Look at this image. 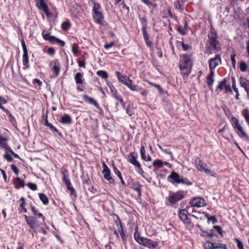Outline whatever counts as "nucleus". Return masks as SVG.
<instances>
[{
    "label": "nucleus",
    "instance_id": "obj_5",
    "mask_svg": "<svg viewBox=\"0 0 249 249\" xmlns=\"http://www.w3.org/2000/svg\"><path fill=\"white\" fill-rule=\"evenodd\" d=\"M221 63V56L219 54L215 55V57L211 58L209 61L210 70L214 71V69Z\"/></svg>",
    "mask_w": 249,
    "mask_h": 249
},
{
    "label": "nucleus",
    "instance_id": "obj_14",
    "mask_svg": "<svg viewBox=\"0 0 249 249\" xmlns=\"http://www.w3.org/2000/svg\"><path fill=\"white\" fill-rule=\"evenodd\" d=\"M8 140L7 138L0 134V147L3 148L5 152H8V150H11V148L7 143Z\"/></svg>",
    "mask_w": 249,
    "mask_h": 249
},
{
    "label": "nucleus",
    "instance_id": "obj_12",
    "mask_svg": "<svg viewBox=\"0 0 249 249\" xmlns=\"http://www.w3.org/2000/svg\"><path fill=\"white\" fill-rule=\"evenodd\" d=\"M180 178V177L179 175L177 173L173 171L168 176V179L173 184L175 183L179 184Z\"/></svg>",
    "mask_w": 249,
    "mask_h": 249
},
{
    "label": "nucleus",
    "instance_id": "obj_7",
    "mask_svg": "<svg viewBox=\"0 0 249 249\" xmlns=\"http://www.w3.org/2000/svg\"><path fill=\"white\" fill-rule=\"evenodd\" d=\"M183 197L184 196L182 192H178L170 195L168 197V200L171 203L175 204L181 200Z\"/></svg>",
    "mask_w": 249,
    "mask_h": 249
},
{
    "label": "nucleus",
    "instance_id": "obj_21",
    "mask_svg": "<svg viewBox=\"0 0 249 249\" xmlns=\"http://www.w3.org/2000/svg\"><path fill=\"white\" fill-rule=\"evenodd\" d=\"M125 86H126L131 90L133 91L139 92L141 89V88H139L138 85L134 84L132 81L130 79L127 82V83H125Z\"/></svg>",
    "mask_w": 249,
    "mask_h": 249
},
{
    "label": "nucleus",
    "instance_id": "obj_42",
    "mask_svg": "<svg viewBox=\"0 0 249 249\" xmlns=\"http://www.w3.org/2000/svg\"><path fill=\"white\" fill-rule=\"evenodd\" d=\"M71 24L68 21H65L62 23L61 25V28L62 30L66 31L68 30L70 27Z\"/></svg>",
    "mask_w": 249,
    "mask_h": 249
},
{
    "label": "nucleus",
    "instance_id": "obj_16",
    "mask_svg": "<svg viewBox=\"0 0 249 249\" xmlns=\"http://www.w3.org/2000/svg\"><path fill=\"white\" fill-rule=\"evenodd\" d=\"M240 85L247 92V96L249 98V81L246 78L240 77L239 78Z\"/></svg>",
    "mask_w": 249,
    "mask_h": 249
},
{
    "label": "nucleus",
    "instance_id": "obj_27",
    "mask_svg": "<svg viewBox=\"0 0 249 249\" xmlns=\"http://www.w3.org/2000/svg\"><path fill=\"white\" fill-rule=\"evenodd\" d=\"M239 68L241 71L246 72L249 69V66L245 61H242L239 64Z\"/></svg>",
    "mask_w": 249,
    "mask_h": 249
},
{
    "label": "nucleus",
    "instance_id": "obj_40",
    "mask_svg": "<svg viewBox=\"0 0 249 249\" xmlns=\"http://www.w3.org/2000/svg\"><path fill=\"white\" fill-rule=\"evenodd\" d=\"M145 81L147 82L150 85L157 88L158 89V90H159L160 93H162V92L163 89H162L161 87L159 85L156 84L155 83H152V82H150L149 81H148L147 80H145Z\"/></svg>",
    "mask_w": 249,
    "mask_h": 249
},
{
    "label": "nucleus",
    "instance_id": "obj_56",
    "mask_svg": "<svg viewBox=\"0 0 249 249\" xmlns=\"http://www.w3.org/2000/svg\"><path fill=\"white\" fill-rule=\"evenodd\" d=\"M142 31L143 33V36L144 39L149 38V36L146 31V28L145 27H143L142 28Z\"/></svg>",
    "mask_w": 249,
    "mask_h": 249
},
{
    "label": "nucleus",
    "instance_id": "obj_63",
    "mask_svg": "<svg viewBox=\"0 0 249 249\" xmlns=\"http://www.w3.org/2000/svg\"><path fill=\"white\" fill-rule=\"evenodd\" d=\"M115 44L114 42H111L109 44H106L105 45L104 47L106 49H108L113 46Z\"/></svg>",
    "mask_w": 249,
    "mask_h": 249
},
{
    "label": "nucleus",
    "instance_id": "obj_55",
    "mask_svg": "<svg viewBox=\"0 0 249 249\" xmlns=\"http://www.w3.org/2000/svg\"><path fill=\"white\" fill-rule=\"evenodd\" d=\"M109 88H110V92L112 93V95L113 96L115 95L116 96V94H117V91L116 89H115V88L112 86H109Z\"/></svg>",
    "mask_w": 249,
    "mask_h": 249
},
{
    "label": "nucleus",
    "instance_id": "obj_18",
    "mask_svg": "<svg viewBox=\"0 0 249 249\" xmlns=\"http://www.w3.org/2000/svg\"><path fill=\"white\" fill-rule=\"evenodd\" d=\"M192 66L180 63L179 68L184 76H188L191 72Z\"/></svg>",
    "mask_w": 249,
    "mask_h": 249
},
{
    "label": "nucleus",
    "instance_id": "obj_49",
    "mask_svg": "<svg viewBox=\"0 0 249 249\" xmlns=\"http://www.w3.org/2000/svg\"><path fill=\"white\" fill-rule=\"evenodd\" d=\"M62 174H63V177L62 180L65 182V184H68L71 182L68 176H66L64 172H62Z\"/></svg>",
    "mask_w": 249,
    "mask_h": 249
},
{
    "label": "nucleus",
    "instance_id": "obj_17",
    "mask_svg": "<svg viewBox=\"0 0 249 249\" xmlns=\"http://www.w3.org/2000/svg\"><path fill=\"white\" fill-rule=\"evenodd\" d=\"M94 21L98 24H102L104 20V16L101 11L92 13Z\"/></svg>",
    "mask_w": 249,
    "mask_h": 249
},
{
    "label": "nucleus",
    "instance_id": "obj_10",
    "mask_svg": "<svg viewBox=\"0 0 249 249\" xmlns=\"http://www.w3.org/2000/svg\"><path fill=\"white\" fill-rule=\"evenodd\" d=\"M188 213L186 209H182L179 211L178 215L180 219L183 222V223L188 225H191V221L188 217Z\"/></svg>",
    "mask_w": 249,
    "mask_h": 249
},
{
    "label": "nucleus",
    "instance_id": "obj_44",
    "mask_svg": "<svg viewBox=\"0 0 249 249\" xmlns=\"http://www.w3.org/2000/svg\"><path fill=\"white\" fill-rule=\"evenodd\" d=\"M203 247L205 249H213V243L210 242H207L204 244Z\"/></svg>",
    "mask_w": 249,
    "mask_h": 249
},
{
    "label": "nucleus",
    "instance_id": "obj_2",
    "mask_svg": "<svg viewBox=\"0 0 249 249\" xmlns=\"http://www.w3.org/2000/svg\"><path fill=\"white\" fill-rule=\"evenodd\" d=\"M231 122L232 125L238 136L240 138L245 139L246 141L249 142V137L247 135L241 125L238 123V119L234 117H232Z\"/></svg>",
    "mask_w": 249,
    "mask_h": 249
},
{
    "label": "nucleus",
    "instance_id": "obj_36",
    "mask_svg": "<svg viewBox=\"0 0 249 249\" xmlns=\"http://www.w3.org/2000/svg\"><path fill=\"white\" fill-rule=\"evenodd\" d=\"M42 36L43 38L46 40H49L51 42H53L54 38L55 37L53 36H51L48 34H45L44 32H42Z\"/></svg>",
    "mask_w": 249,
    "mask_h": 249
},
{
    "label": "nucleus",
    "instance_id": "obj_39",
    "mask_svg": "<svg viewBox=\"0 0 249 249\" xmlns=\"http://www.w3.org/2000/svg\"><path fill=\"white\" fill-rule=\"evenodd\" d=\"M140 154L142 159L144 160H146V152L145 148L143 145H141V146Z\"/></svg>",
    "mask_w": 249,
    "mask_h": 249
},
{
    "label": "nucleus",
    "instance_id": "obj_20",
    "mask_svg": "<svg viewBox=\"0 0 249 249\" xmlns=\"http://www.w3.org/2000/svg\"><path fill=\"white\" fill-rule=\"evenodd\" d=\"M53 64V70L55 73V76H57L59 73L60 65L57 60L50 62V65Z\"/></svg>",
    "mask_w": 249,
    "mask_h": 249
},
{
    "label": "nucleus",
    "instance_id": "obj_41",
    "mask_svg": "<svg viewBox=\"0 0 249 249\" xmlns=\"http://www.w3.org/2000/svg\"><path fill=\"white\" fill-rule=\"evenodd\" d=\"M175 8L178 10L179 12H181L183 10V7L180 2L177 0L174 2Z\"/></svg>",
    "mask_w": 249,
    "mask_h": 249
},
{
    "label": "nucleus",
    "instance_id": "obj_37",
    "mask_svg": "<svg viewBox=\"0 0 249 249\" xmlns=\"http://www.w3.org/2000/svg\"><path fill=\"white\" fill-rule=\"evenodd\" d=\"M101 11V6L99 3L94 2V6L92 9V13H96Z\"/></svg>",
    "mask_w": 249,
    "mask_h": 249
},
{
    "label": "nucleus",
    "instance_id": "obj_43",
    "mask_svg": "<svg viewBox=\"0 0 249 249\" xmlns=\"http://www.w3.org/2000/svg\"><path fill=\"white\" fill-rule=\"evenodd\" d=\"M226 79L224 78L219 82V85L217 86V89H219L221 90H222L224 89V87L226 86Z\"/></svg>",
    "mask_w": 249,
    "mask_h": 249
},
{
    "label": "nucleus",
    "instance_id": "obj_58",
    "mask_svg": "<svg viewBox=\"0 0 249 249\" xmlns=\"http://www.w3.org/2000/svg\"><path fill=\"white\" fill-rule=\"evenodd\" d=\"M181 46H182V48L184 51H187L189 49H191V47L190 45H189L188 44H185L183 43H182Z\"/></svg>",
    "mask_w": 249,
    "mask_h": 249
},
{
    "label": "nucleus",
    "instance_id": "obj_52",
    "mask_svg": "<svg viewBox=\"0 0 249 249\" xmlns=\"http://www.w3.org/2000/svg\"><path fill=\"white\" fill-rule=\"evenodd\" d=\"M11 168L15 174H16V175H18V174L19 173V170L15 165L11 164Z\"/></svg>",
    "mask_w": 249,
    "mask_h": 249
},
{
    "label": "nucleus",
    "instance_id": "obj_35",
    "mask_svg": "<svg viewBox=\"0 0 249 249\" xmlns=\"http://www.w3.org/2000/svg\"><path fill=\"white\" fill-rule=\"evenodd\" d=\"M96 73L98 76L101 77L103 79H107L108 77V74L107 72L105 71H98Z\"/></svg>",
    "mask_w": 249,
    "mask_h": 249
},
{
    "label": "nucleus",
    "instance_id": "obj_29",
    "mask_svg": "<svg viewBox=\"0 0 249 249\" xmlns=\"http://www.w3.org/2000/svg\"><path fill=\"white\" fill-rule=\"evenodd\" d=\"M14 184L18 188H22L24 186V182L19 178H17L14 181Z\"/></svg>",
    "mask_w": 249,
    "mask_h": 249
},
{
    "label": "nucleus",
    "instance_id": "obj_26",
    "mask_svg": "<svg viewBox=\"0 0 249 249\" xmlns=\"http://www.w3.org/2000/svg\"><path fill=\"white\" fill-rule=\"evenodd\" d=\"M142 185L138 183H134L131 186V188L136 191L138 193V196H141Z\"/></svg>",
    "mask_w": 249,
    "mask_h": 249
},
{
    "label": "nucleus",
    "instance_id": "obj_61",
    "mask_svg": "<svg viewBox=\"0 0 249 249\" xmlns=\"http://www.w3.org/2000/svg\"><path fill=\"white\" fill-rule=\"evenodd\" d=\"M78 47L73 45L72 48V52L75 55H77V53L78 52Z\"/></svg>",
    "mask_w": 249,
    "mask_h": 249
},
{
    "label": "nucleus",
    "instance_id": "obj_54",
    "mask_svg": "<svg viewBox=\"0 0 249 249\" xmlns=\"http://www.w3.org/2000/svg\"><path fill=\"white\" fill-rule=\"evenodd\" d=\"M236 54H233L231 56V59L232 63V65L233 68L235 67L236 66V60H235Z\"/></svg>",
    "mask_w": 249,
    "mask_h": 249
},
{
    "label": "nucleus",
    "instance_id": "obj_4",
    "mask_svg": "<svg viewBox=\"0 0 249 249\" xmlns=\"http://www.w3.org/2000/svg\"><path fill=\"white\" fill-rule=\"evenodd\" d=\"M209 42L212 49L216 51L220 50V47L217 46L219 41L217 39V35L215 32H211L208 35Z\"/></svg>",
    "mask_w": 249,
    "mask_h": 249
},
{
    "label": "nucleus",
    "instance_id": "obj_46",
    "mask_svg": "<svg viewBox=\"0 0 249 249\" xmlns=\"http://www.w3.org/2000/svg\"><path fill=\"white\" fill-rule=\"evenodd\" d=\"M225 244L222 243H213V249H222Z\"/></svg>",
    "mask_w": 249,
    "mask_h": 249
},
{
    "label": "nucleus",
    "instance_id": "obj_3",
    "mask_svg": "<svg viewBox=\"0 0 249 249\" xmlns=\"http://www.w3.org/2000/svg\"><path fill=\"white\" fill-rule=\"evenodd\" d=\"M195 162L196 167L199 171L204 172L210 176L214 177V173L209 168L207 164L203 162L199 158H196Z\"/></svg>",
    "mask_w": 249,
    "mask_h": 249
},
{
    "label": "nucleus",
    "instance_id": "obj_47",
    "mask_svg": "<svg viewBox=\"0 0 249 249\" xmlns=\"http://www.w3.org/2000/svg\"><path fill=\"white\" fill-rule=\"evenodd\" d=\"M163 165V162L160 160H155L153 162L154 166H158V167H161Z\"/></svg>",
    "mask_w": 249,
    "mask_h": 249
},
{
    "label": "nucleus",
    "instance_id": "obj_25",
    "mask_svg": "<svg viewBox=\"0 0 249 249\" xmlns=\"http://www.w3.org/2000/svg\"><path fill=\"white\" fill-rule=\"evenodd\" d=\"M60 122L65 124H71L72 122V119L69 115L65 114L61 118Z\"/></svg>",
    "mask_w": 249,
    "mask_h": 249
},
{
    "label": "nucleus",
    "instance_id": "obj_11",
    "mask_svg": "<svg viewBox=\"0 0 249 249\" xmlns=\"http://www.w3.org/2000/svg\"><path fill=\"white\" fill-rule=\"evenodd\" d=\"M103 166L104 168L103 170V173L104 174V178L106 180H108L110 183L114 184L115 181L111 177L110 171L109 169L105 163H103Z\"/></svg>",
    "mask_w": 249,
    "mask_h": 249
},
{
    "label": "nucleus",
    "instance_id": "obj_33",
    "mask_svg": "<svg viewBox=\"0 0 249 249\" xmlns=\"http://www.w3.org/2000/svg\"><path fill=\"white\" fill-rule=\"evenodd\" d=\"M31 208L32 212L34 215L37 216L38 217H41L43 221L45 220V217L43 216V214L36 210L34 207L31 206Z\"/></svg>",
    "mask_w": 249,
    "mask_h": 249
},
{
    "label": "nucleus",
    "instance_id": "obj_30",
    "mask_svg": "<svg viewBox=\"0 0 249 249\" xmlns=\"http://www.w3.org/2000/svg\"><path fill=\"white\" fill-rule=\"evenodd\" d=\"M242 114L245 119L247 123L249 126V110L245 108L242 111Z\"/></svg>",
    "mask_w": 249,
    "mask_h": 249
},
{
    "label": "nucleus",
    "instance_id": "obj_13",
    "mask_svg": "<svg viewBox=\"0 0 249 249\" xmlns=\"http://www.w3.org/2000/svg\"><path fill=\"white\" fill-rule=\"evenodd\" d=\"M24 217L26 222L30 227L32 229H35L39 227V225L37 222L36 219L34 217H28L25 215Z\"/></svg>",
    "mask_w": 249,
    "mask_h": 249
},
{
    "label": "nucleus",
    "instance_id": "obj_9",
    "mask_svg": "<svg viewBox=\"0 0 249 249\" xmlns=\"http://www.w3.org/2000/svg\"><path fill=\"white\" fill-rule=\"evenodd\" d=\"M138 154L137 153H131L128 156V161L134 166L138 167L139 169L142 170L141 164L137 161Z\"/></svg>",
    "mask_w": 249,
    "mask_h": 249
},
{
    "label": "nucleus",
    "instance_id": "obj_60",
    "mask_svg": "<svg viewBox=\"0 0 249 249\" xmlns=\"http://www.w3.org/2000/svg\"><path fill=\"white\" fill-rule=\"evenodd\" d=\"M146 45L147 47H150L152 45V42L149 40V38L144 39Z\"/></svg>",
    "mask_w": 249,
    "mask_h": 249
},
{
    "label": "nucleus",
    "instance_id": "obj_45",
    "mask_svg": "<svg viewBox=\"0 0 249 249\" xmlns=\"http://www.w3.org/2000/svg\"><path fill=\"white\" fill-rule=\"evenodd\" d=\"M126 112L129 116H132L134 114L133 108L129 106L127 107L126 108Z\"/></svg>",
    "mask_w": 249,
    "mask_h": 249
},
{
    "label": "nucleus",
    "instance_id": "obj_53",
    "mask_svg": "<svg viewBox=\"0 0 249 249\" xmlns=\"http://www.w3.org/2000/svg\"><path fill=\"white\" fill-rule=\"evenodd\" d=\"M113 171L114 173L119 177L120 178L122 177V175L121 172L119 171V170L115 166H113Z\"/></svg>",
    "mask_w": 249,
    "mask_h": 249
},
{
    "label": "nucleus",
    "instance_id": "obj_24",
    "mask_svg": "<svg viewBox=\"0 0 249 249\" xmlns=\"http://www.w3.org/2000/svg\"><path fill=\"white\" fill-rule=\"evenodd\" d=\"M116 74L118 78V80L125 85V83H127V82L130 79L126 75H122L119 71H116Z\"/></svg>",
    "mask_w": 249,
    "mask_h": 249
},
{
    "label": "nucleus",
    "instance_id": "obj_62",
    "mask_svg": "<svg viewBox=\"0 0 249 249\" xmlns=\"http://www.w3.org/2000/svg\"><path fill=\"white\" fill-rule=\"evenodd\" d=\"M208 220L209 221H212L213 224H214L217 222L216 218L214 216L208 217Z\"/></svg>",
    "mask_w": 249,
    "mask_h": 249
},
{
    "label": "nucleus",
    "instance_id": "obj_22",
    "mask_svg": "<svg viewBox=\"0 0 249 249\" xmlns=\"http://www.w3.org/2000/svg\"><path fill=\"white\" fill-rule=\"evenodd\" d=\"M210 72L206 77L208 85L212 86L214 81V71L210 70Z\"/></svg>",
    "mask_w": 249,
    "mask_h": 249
},
{
    "label": "nucleus",
    "instance_id": "obj_38",
    "mask_svg": "<svg viewBox=\"0 0 249 249\" xmlns=\"http://www.w3.org/2000/svg\"><path fill=\"white\" fill-rule=\"evenodd\" d=\"M181 183L183 185H191L192 183L190 182L188 179L183 177H181L179 180V184Z\"/></svg>",
    "mask_w": 249,
    "mask_h": 249
},
{
    "label": "nucleus",
    "instance_id": "obj_15",
    "mask_svg": "<svg viewBox=\"0 0 249 249\" xmlns=\"http://www.w3.org/2000/svg\"><path fill=\"white\" fill-rule=\"evenodd\" d=\"M83 99L86 103L94 106L97 109L100 108V106L98 102L93 98L89 97L87 94H84L83 95Z\"/></svg>",
    "mask_w": 249,
    "mask_h": 249
},
{
    "label": "nucleus",
    "instance_id": "obj_28",
    "mask_svg": "<svg viewBox=\"0 0 249 249\" xmlns=\"http://www.w3.org/2000/svg\"><path fill=\"white\" fill-rule=\"evenodd\" d=\"M82 77L83 74H82L80 72L76 73L74 76V80L75 81V83L77 84H82L83 83Z\"/></svg>",
    "mask_w": 249,
    "mask_h": 249
},
{
    "label": "nucleus",
    "instance_id": "obj_50",
    "mask_svg": "<svg viewBox=\"0 0 249 249\" xmlns=\"http://www.w3.org/2000/svg\"><path fill=\"white\" fill-rule=\"evenodd\" d=\"M28 187L32 190L35 191L37 189L36 185L33 183H28L27 184Z\"/></svg>",
    "mask_w": 249,
    "mask_h": 249
},
{
    "label": "nucleus",
    "instance_id": "obj_31",
    "mask_svg": "<svg viewBox=\"0 0 249 249\" xmlns=\"http://www.w3.org/2000/svg\"><path fill=\"white\" fill-rule=\"evenodd\" d=\"M7 103V100L4 97L0 96V108L1 109L5 112H8L7 109H5L3 106L2 104H6Z\"/></svg>",
    "mask_w": 249,
    "mask_h": 249
},
{
    "label": "nucleus",
    "instance_id": "obj_34",
    "mask_svg": "<svg viewBox=\"0 0 249 249\" xmlns=\"http://www.w3.org/2000/svg\"><path fill=\"white\" fill-rule=\"evenodd\" d=\"M45 125L50 129L53 132H58L57 129L54 127L52 124L50 123L48 120H45Z\"/></svg>",
    "mask_w": 249,
    "mask_h": 249
},
{
    "label": "nucleus",
    "instance_id": "obj_1",
    "mask_svg": "<svg viewBox=\"0 0 249 249\" xmlns=\"http://www.w3.org/2000/svg\"><path fill=\"white\" fill-rule=\"evenodd\" d=\"M135 240L140 244L142 245L149 249H155L158 245L157 241H153L151 239L142 237L139 233L136 231L134 233Z\"/></svg>",
    "mask_w": 249,
    "mask_h": 249
},
{
    "label": "nucleus",
    "instance_id": "obj_32",
    "mask_svg": "<svg viewBox=\"0 0 249 249\" xmlns=\"http://www.w3.org/2000/svg\"><path fill=\"white\" fill-rule=\"evenodd\" d=\"M39 197L40 200L42 202V203L45 204L47 205L49 203V200L47 196L43 193L39 194Z\"/></svg>",
    "mask_w": 249,
    "mask_h": 249
},
{
    "label": "nucleus",
    "instance_id": "obj_57",
    "mask_svg": "<svg viewBox=\"0 0 249 249\" xmlns=\"http://www.w3.org/2000/svg\"><path fill=\"white\" fill-rule=\"evenodd\" d=\"M54 42L60 43L62 46H64L65 44V42L64 41L61 40L58 38H57L55 37V38H54L53 42Z\"/></svg>",
    "mask_w": 249,
    "mask_h": 249
},
{
    "label": "nucleus",
    "instance_id": "obj_6",
    "mask_svg": "<svg viewBox=\"0 0 249 249\" xmlns=\"http://www.w3.org/2000/svg\"><path fill=\"white\" fill-rule=\"evenodd\" d=\"M21 46L23 49V54L22 56L23 65L27 68L30 67L29 64V58L28 55V51L26 47L25 42L23 39L21 40Z\"/></svg>",
    "mask_w": 249,
    "mask_h": 249
},
{
    "label": "nucleus",
    "instance_id": "obj_19",
    "mask_svg": "<svg viewBox=\"0 0 249 249\" xmlns=\"http://www.w3.org/2000/svg\"><path fill=\"white\" fill-rule=\"evenodd\" d=\"M37 7L42 10L47 16H50V13L47 5L45 2L38 1L36 2Z\"/></svg>",
    "mask_w": 249,
    "mask_h": 249
},
{
    "label": "nucleus",
    "instance_id": "obj_48",
    "mask_svg": "<svg viewBox=\"0 0 249 249\" xmlns=\"http://www.w3.org/2000/svg\"><path fill=\"white\" fill-rule=\"evenodd\" d=\"M234 241L237 244V247L238 249H244V246L242 243L237 238H235Z\"/></svg>",
    "mask_w": 249,
    "mask_h": 249
},
{
    "label": "nucleus",
    "instance_id": "obj_59",
    "mask_svg": "<svg viewBox=\"0 0 249 249\" xmlns=\"http://www.w3.org/2000/svg\"><path fill=\"white\" fill-rule=\"evenodd\" d=\"M225 92L226 93H228V92L232 93V90L231 87V86L229 85H226L225 86Z\"/></svg>",
    "mask_w": 249,
    "mask_h": 249
},
{
    "label": "nucleus",
    "instance_id": "obj_23",
    "mask_svg": "<svg viewBox=\"0 0 249 249\" xmlns=\"http://www.w3.org/2000/svg\"><path fill=\"white\" fill-rule=\"evenodd\" d=\"M180 63L182 64H186L187 66H192V62L191 61L190 56L188 55H183L180 58Z\"/></svg>",
    "mask_w": 249,
    "mask_h": 249
},
{
    "label": "nucleus",
    "instance_id": "obj_64",
    "mask_svg": "<svg viewBox=\"0 0 249 249\" xmlns=\"http://www.w3.org/2000/svg\"><path fill=\"white\" fill-rule=\"evenodd\" d=\"M48 53L50 55H53L55 53V50L53 48H49L48 50Z\"/></svg>",
    "mask_w": 249,
    "mask_h": 249
},
{
    "label": "nucleus",
    "instance_id": "obj_51",
    "mask_svg": "<svg viewBox=\"0 0 249 249\" xmlns=\"http://www.w3.org/2000/svg\"><path fill=\"white\" fill-rule=\"evenodd\" d=\"M8 152H5V154L4 155V158L8 161H12L13 160L12 157L8 153Z\"/></svg>",
    "mask_w": 249,
    "mask_h": 249
},
{
    "label": "nucleus",
    "instance_id": "obj_8",
    "mask_svg": "<svg viewBox=\"0 0 249 249\" xmlns=\"http://www.w3.org/2000/svg\"><path fill=\"white\" fill-rule=\"evenodd\" d=\"M190 204L192 207H202L206 204L205 199L202 197H195L190 201Z\"/></svg>",
    "mask_w": 249,
    "mask_h": 249
}]
</instances>
